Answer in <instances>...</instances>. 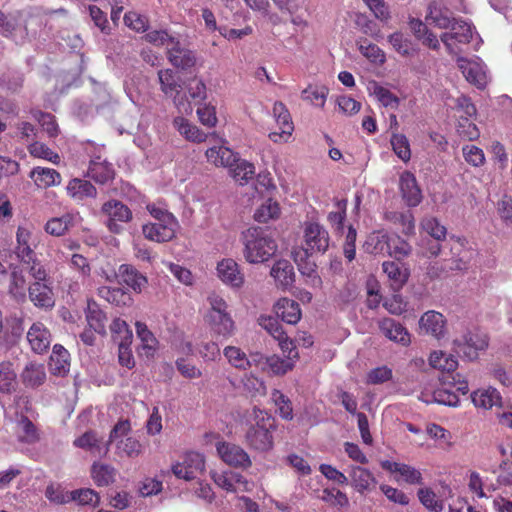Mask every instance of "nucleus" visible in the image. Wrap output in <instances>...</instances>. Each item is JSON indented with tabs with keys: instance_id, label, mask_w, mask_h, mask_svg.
Wrapping results in <instances>:
<instances>
[{
	"instance_id": "nucleus-1",
	"label": "nucleus",
	"mask_w": 512,
	"mask_h": 512,
	"mask_svg": "<svg viewBox=\"0 0 512 512\" xmlns=\"http://www.w3.org/2000/svg\"><path fill=\"white\" fill-rule=\"evenodd\" d=\"M242 425L245 441L250 448L264 452L273 447L275 419L268 412L253 407L244 415Z\"/></svg>"
},
{
	"instance_id": "nucleus-2",
	"label": "nucleus",
	"mask_w": 512,
	"mask_h": 512,
	"mask_svg": "<svg viewBox=\"0 0 512 512\" xmlns=\"http://www.w3.org/2000/svg\"><path fill=\"white\" fill-rule=\"evenodd\" d=\"M240 240L243 245V257L249 264H264L278 251L276 239L262 227H249L241 233Z\"/></svg>"
},
{
	"instance_id": "nucleus-3",
	"label": "nucleus",
	"mask_w": 512,
	"mask_h": 512,
	"mask_svg": "<svg viewBox=\"0 0 512 512\" xmlns=\"http://www.w3.org/2000/svg\"><path fill=\"white\" fill-rule=\"evenodd\" d=\"M207 307L203 312V321L214 336L228 339L237 331L236 323L229 310L227 301L216 292L208 294Z\"/></svg>"
},
{
	"instance_id": "nucleus-4",
	"label": "nucleus",
	"mask_w": 512,
	"mask_h": 512,
	"mask_svg": "<svg viewBox=\"0 0 512 512\" xmlns=\"http://www.w3.org/2000/svg\"><path fill=\"white\" fill-rule=\"evenodd\" d=\"M131 424L128 420L118 421L110 432L108 443H115V453L123 458L134 459L144 452L142 443L135 437L128 436Z\"/></svg>"
},
{
	"instance_id": "nucleus-5",
	"label": "nucleus",
	"mask_w": 512,
	"mask_h": 512,
	"mask_svg": "<svg viewBox=\"0 0 512 512\" xmlns=\"http://www.w3.org/2000/svg\"><path fill=\"white\" fill-rule=\"evenodd\" d=\"M302 239V246L296 251H305L310 255H323L330 245V236L327 229L313 219L303 222Z\"/></svg>"
},
{
	"instance_id": "nucleus-6",
	"label": "nucleus",
	"mask_w": 512,
	"mask_h": 512,
	"mask_svg": "<svg viewBox=\"0 0 512 512\" xmlns=\"http://www.w3.org/2000/svg\"><path fill=\"white\" fill-rule=\"evenodd\" d=\"M449 32L441 35V41L447 51L452 55H458L462 51V45L468 44L474 39V28L466 20L453 19Z\"/></svg>"
},
{
	"instance_id": "nucleus-7",
	"label": "nucleus",
	"mask_w": 512,
	"mask_h": 512,
	"mask_svg": "<svg viewBox=\"0 0 512 512\" xmlns=\"http://www.w3.org/2000/svg\"><path fill=\"white\" fill-rule=\"evenodd\" d=\"M452 345V349L456 354L472 361L477 359L479 351H483L488 347V338L483 332L469 330L455 338Z\"/></svg>"
},
{
	"instance_id": "nucleus-8",
	"label": "nucleus",
	"mask_w": 512,
	"mask_h": 512,
	"mask_svg": "<svg viewBox=\"0 0 512 512\" xmlns=\"http://www.w3.org/2000/svg\"><path fill=\"white\" fill-rule=\"evenodd\" d=\"M206 461L203 454L190 451L180 461L171 466L172 473L185 481H192L205 472Z\"/></svg>"
},
{
	"instance_id": "nucleus-9",
	"label": "nucleus",
	"mask_w": 512,
	"mask_h": 512,
	"mask_svg": "<svg viewBox=\"0 0 512 512\" xmlns=\"http://www.w3.org/2000/svg\"><path fill=\"white\" fill-rule=\"evenodd\" d=\"M102 213L106 217V225L110 232L119 234L123 231L122 223L132 219L131 210L118 200H110L103 204Z\"/></svg>"
},
{
	"instance_id": "nucleus-10",
	"label": "nucleus",
	"mask_w": 512,
	"mask_h": 512,
	"mask_svg": "<svg viewBox=\"0 0 512 512\" xmlns=\"http://www.w3.org/2000/svg\"><path fill=\"white\" fill-rule=\"evenodd\" d=\"M272 114L280 131L269 133V139L274 143H287L294 131L291 115L284 103L276 101L272 108Z\"/></svg>"
},
{
	"instance_id": "nucleus-11",
	"label": "nucleus",
	"mask_w": 512,
	"mask_h": 512,
	"mask_svg": "<svg viewBox=\"0 0 512 512\" xmlns=\"http://www.w3.org/2000/svg\"><path fill=\"white\" fill-rule=\"evenodd\" d=\"M210 477L219 488L228 493L249 492L253 487V484L243 475L231 470L222 472L212 470Z\"/></svg>"
},
{
	"instance_id": "nucleus-12",
	"label": "nucleus",
	"mask_w": 512,
	"mask_h": 512,
	"mask_svg": "<svg viewBox=\"0 0 512 512\" xmlns=\"http://www.w3.org/2000/svg\"><path fill=\"white\" fill-rule=\"evenodd\" d=\"M216 451L220 459L228 466L247 469L252 464L248 453L236 444L220 441L216 444Z\"/></svg>"
},
{
	"instance_id": "nucleus-13",
	"label": "nucleus",
	"mask_w": 512,
	"mask_h": 512,
	"mask_svg": "<svg viewBox=\"0 0 512 512\" xmlns=\"http://www.w3.org/2000/svg\"><path fill=\"white\" fill-rule=\"evenodd\" d=\"M217 277L231 288L240 289L245 283V276L239 264L232 258H223L216 265Z\"/></svg>"
},
{
	"instance_id": "nucleus-14",
	"label": "nucleus",
	"mask_w": 512,
	"mask_h": 512,
	"mask_svg": "<svg viewBox=\"0 0 512 512\" xmlns=\"http://www.w3.org/2000/svg\"><path fill=\"white\" fill-rule=\"evenodd\" d=\"M37 247V236L33 230L27 226H19L16 232L15 253L18 259L29 264L34 260L36 254L34 249Z\"/></svg>"
},
{
	"instance_id": "nucleus-15",
	"label": "nucleus",
	"mask_w": 512,
	"mask_h": 512,
	"mask_svg": "<svg viewBox=\"0 0 512 512\" xmlns=\"http://www.w3.org/2000/svg\"><path fill=\"white\" fill-rule=\"evenodd\" d=\"M458 68L463 73L466 80L479 88H483L487 83L486 67L480 58L466 59L457 58Z\"/></svg>"
},
{
	"instance_id": "nucleus-16",
	"label": "nucleus",
	"mask_w": 512,
	"mask_h": 512,
	"mask_svg": "<svg viewBox=\"0 0 512 512\" xmlns=\"http://www.w3.org/2000/svg\"><path fill=\"white\" fill-rule=\"evenodd\" d=\"M179 228L178 221L151 222L142 226L144 237L150 241L162 243L172 240Z\"/></svg>"
},
{
	"instance_id": "nucleus-17",
	"label": "nucleus",
	"mask_w": 512,
	"mask_h": 512,
	"mask_svg": "<svg viewBox=\"0 0 512 512\" xmlns=\"http://www.w3.org/2000/svg\"><path fill=\"white\" fill-rule=\"evenodd\" d=\"M312 256L305 251L293 252L294 261L300 274L305 278V283L313 288H320L322 279L317 272L316 263L310 259Z\"/></svg>"
},
{
	"instance_id": "nucleus-18",
	"label": "nucleus",
	"mask_w": 512,
	"mask_h": 512,
	"mask_svg": "<svg viewBox=\"0 0 512 512\" xmlns=\"http://www.w3.org/2000/svg\"><path fill=\"white\" fill-rule=\"evenodd\" d=\"M419 328L422 333L440 339L446 334V319L440 312L430 310L420 317Z\"/></svg>"
},
{
	"instance_id": "nucleus-19",
	"label": "nucleus",
	"mask_w": 512,
	"mask_h": 512,
	"mask_svg": "<svg viewBox=\"0 0 512 512\" xmlns=\"http://www.w3.org/2000/svg\"><path fill=\"white\" fill-rule=\"evenodd\" d=\"M285 353H287L285 358H281L278 355L268 356L266 372L272 375H284L288 371H291L298 358V351L295 345H291V348H288Z\"/></svg>"
},
{
	"instance_id": "nucleus-20",
	"label": "nucleus",
	"mask_w": 512,
	"mask_h": 512,
	"mask_svg": "<svg viewBox=\"0 0 512 512\" xmlns=\"http://www.w3.org/2000/svg\"><path fill=\"white\" fill-rule=\"evenodd\" d=\"M399 187L403 199L410 207L417 206L422 200L421 190L417 185L415 176L405 171L400 176Z\"/></svg>"
},
{
	"instance_id": "nucleus-21",
	"label": "nucleus",
	"mask_w": 512,
	"mask_h": 512,
	"mask_svg": "<svg viewBox=\"0 0 512 512\" xmlns=\"http://www.w3.org/2000/svg\"><path fill=\"white\" fill-rule=\"evenodd\" d=\"M27 340L35 353L42 354L50 347L52 337L44 324L36 322L28 330Z\"/></svg>"
},
{
	"instance_id": "nucleus-22",
	"label": "nucleus",
	"mask_w": 512,
	"mask_h": 512,
	"mask_svg": "<svg viewBox=\"0 0 512 512\" xmlns=\"http://www.w3.org/2000/svg\"><path fill=\"white\" fill-rule=\"evenodd\" d=\"M258 324L278 341L283 352H286L288 348H291V345H294L276 318L269 315H261L258 318Z\"/></svg>"
},
{
	"instance_id": "nucleus-23",
	"label": "nucleus",
	"mask_w": 512,
	"mask_h": 512,
	"mask_svg": "<svg viewBox=\"0 0 512 512\" xmlns=\"http://www.w3.org/2000/svg\"><path fill=\"white\" fill-rule=\"evenodd\" d=\"M381 466L391 473L398 474L399 477H396L397 481H403L411 485L422 483L421 472L412 466L391 461H383Z\"/></svg>"
},
{
	"instance_id": "nucleus-24",
	"label": "nucleus",
	"mask_w": 512,
	"mask_h": 512,
	"mask_svg": "<svg viewBox=\"0 0 512 512\" xmlns=\"http://www.w3.org/2000/svg\"><path fill=\"white\" fill-rule=\"evenodd\" d=\"M113 165L101 155L93 156L88 168V176L94 181L105 184L114 178Z\"/></svg>"
},
{
	"instance_id": "nucleus-25",
	"label": "nucleus",
	"mask_w": 512,
	"mask_h": 512,
	"mask_svg": "<svg viewBox=\"0 0 512 512\" xmlns=\"http://www.w3.org/2000/svg\"><path fill=\"white\" fill-rule=\"evenodd\" d=\"M379 328L385 337L393 342L403 346H407L411 342L408 330L394 319L384 318L379 322Z\"/></svg>"
},
{
	"instance_id": "nucleus-26",
	"label": "nucleus",
	"mask_w": 512,
	"mask_h": 512,
	"mask_svg": "<svg viewBox=\"0 0 512 512\" xmlns=\"http://www.w3.org/2000/svg\"><path fill=\"white\" fill-rule=\"evenodd\" d=\"M419 399L427 404L437 403L451 407H456L459 404L458 395L445 384L436 388L432 393L421 392Z\"/></svg>"
},
{
	"instance_id": "nucleus-27",
	"label": "nucleus",
	"mask_w": 512,
	"mask_h": 512,
	"mask_svg": "<svg viewBox=\"0 0 512 512\" xmlns=\"http://www.w3.org/2000/svg\"><path fill=\"white\" fill-rule=\"evenodd\" d=\"M66 193L73 200L80 202L87 198H96L97 189L88 180L73 178L66 185Z\"/></svg>"
},
{
	"instance_id": "nucleus-28",
	"label": "nucleus",
	"mask_w": 512,
	"mask_h": 512,
	"mask_svg": "<svg viewBox=\"0 0 512 512\" xmlns=\"http://www.w3.org/2000/svg\"><path fill=\"white\" fill-rule=\"evenodd\" d=\"M29 177L33 180L34 184L41 189L58 186L61 184L62 177L58 171L48 167H34Z\"/></svg>"
},
{
	"instance_id": "nucleus-29",
	"label": "nucleus",
	"mask_w": 512,
	"mask_h": 512,
	"mask_svg": "<svg viewBox=\"0 0 512 512\" xmlns=\"http://www.w3.org/2000/svg\"><path fill=\"white\" fill-rule=\"evenodd\" d=\"M237 155V153L224 145L210 147L205 152L207 161L210 164L228 169L231 165H234L237 160Z\"/></svg>"
},
{
	"instance_id": "nucleus-30",
	"label": "nucleus",
	"mask_w": 512,
	"mask_h": 512,
	"mask_svg": "<svg viewBox=\"0 0 512 512\" xmlns=\"http://www.w3.org/2000/svg\"><path fill=\"white\" fill-rule=\"evenodd\" d=\"M49 370L55 376L64 377L70 370L69 352L59 344L53 346L49 360Z\"/></svg>"
},
{
	"instance_id": "nucleus-31",
	"label": "nucleus",
	"mask_w": 512,
	"mask_h": 512,
	"mask_svg": "<svg viewBox=\"0 0 512 512\" xmlns=\"http://www.w3.org/2000/svg\"><path fill=\"white\" fill-rule=\"evenodd\" d=\"M274 311L284 322L294 325L301 319V309L299 304L289 298H281L274 305Z\"/></svg>"
},
{
	"instance_id": "nucleus-32",
	"label": "nucleus",
	"mask_w": 512,
	"mask_h": 512,
	"mask_svg": "<svg viewBox=\"0 0 512 512\" xmlns=\"http://www.w3.org/2000/svg\"><path fill=\"white\" fill-rule=\"evenodd\" d=\"M168 58L171 64L177 68L188 69L195 65L196 59L192 51L181 47L180 42L175 39L168 48Z\"/></svg>"
},
{
	"instance_id": "nucleus-33",
	"label": "nucleus",
	"mask_w": 512,
	"mask_h": 512,
	"mask_svg": "<svg viewBox=\"0 0 512 512\" xmlns=\"http://www.w3.org/2000/svg\"><path fill=\"white\" fill-rule=\"evenodd\" d=\"M29 297L35 306L41 308H51L55 303L50 283L34 282L29 287Z\"/></svg>"
},
{
	"instance_id": "nucleus-34",
	"label": "nucleus",
	"mask_w": 512,
	"mask_h": 512,
	"mask_svg": "<svg viewBox=\"0 0 512 512\" xmlns=\"http://www.w3.org/2000/svg\"><path fill=\"white\" fill-rule=\"evenodd\" d=\"M471 400L475 407L488 410L494 406H500L502 397L497 389L487 387L472 392Z\"/></svg>"
},
{
	"instance_id": "nucleus-35",
	"label": "nucleus",
	"mask_w": 512,
	"mask_h": 512,
	"mask_svg": "<svg viewBox=\"0 0 512 512\" xmlns=\"http://www.w3.org/2000/svg\"><path fill=\"white\" fill-rule=\"evenodd\" d=\"M118 275L127 286L137 293H140L148 283L146 276L129 264L120 265Z\"/></svg>"
},
{
	"instance_id": "nucleus-36",
	"label": "nucleus",
	"mask_w": 512,
	"mask_h": 512,
	"mask_svg": "<svg viewBox=\"0 0 512 512\" xmlns=\"http://www.w3.org/2000/svg\"><path fill=\"white\" fill-rule=\"evenodd\" d=\"M425 21L440 29H448L453 19L449 16L448 9L437 1H433L428 5Z\"/></svg>"
},
{
	"instance_id": "nucleus-37",
	"label": "nucleus",
	"mask_w": 512,
	"mask_h": 512,
	"mask_svg": "<svg viewBox=\"0 0 512 512\" xmlns=\"http://www.w3.org/2000/svg\"><path fill=\"white\" fill-rule=\"evenodd\" d=\"M85 315L91 330L99 334H105L106 315L93 299L87 301Z\"/></svg>"
},
{
	"instance_id": "nucleus-38",
	"label": "nucleus",
	"mask_w": 512,
	"mask_h": 512,
	"mask_svg": "<svg viewBox=\"0 0 512 512\" xmlns=\"http://www.w3.org/2000/svg\"><path fill=\"white\" fill-rule=\"evenodd\" d=\"M77 218L78 215L74 213H65L60 217H53L46 222L45 231L52 236H62L75 225Z\"/></svg>"
},
{
	"instance_id": "nucleus-39",
	"label": "nucleus",
	"mask_w": 512,
	"mask_h": 512,
	"mask_svg": "<svg viewBox=\"0 0 512 512\" xmlns=\"http://www.w3.org/2000/svg\"><path fill=\"white\" fill-rule=\"evenodd\" d=\"M270 275L274 278L277 285L282 288H288L294 282L293 266L284 259L278 260L273 264Z\"/></svg>"
},
{
	"instance_id": "nucleus-40",
	"label": "nucleus",
	"mask_w": 512,
	"mask_h": 512,
	"mask_svg": "<svg viewBox=\"0 0 512 512\" xmlns=\"http://www.w3.org/2000/svg\"><path fill=\"white\" fill-rule=\"evenodd\" d=\"M173 124L178 132L188 141L202 143L207 139V134L205 132L201 131L196 125L190 123L183 116L176 117Z\"/></svg>"
},
{
	"instance_id": "nucleus-41",
	"label": "nucleus",
	"mask_w": 512,
	"mask_h": 512,
	"mask_svg": "<svg viewBox=\"0 0 512 512\" xmlns=\"http://www.w3.org/2000/svg\"><path fill=\"white\" fill-rule=\"evenodd\" d=\"M390 234L384 231L371 233L365 243L364 249L367 253L374 255H386L389 251Z\"/></svg>"
},
{
	"instance_id": "nucleus-42",
	"label": "nucleus",
	"mask_w": 512,
	"mask_h": 512,
	"mask_svg": "<svg viewBox=\"0 0 512 512\" xmlns=\"http://www.w3.org/2000/svg\"><path fill=\"white\" fill-rule=\"evenodd\" d=\"M349 476L351 478V485L359 493L369 490L371 485L376 483L373 474L368 469L360 466H351Z\"/></svg>"
},
{
	"instance_id": "nucleus-43",
	"label": "nucleus",
	"mask_w": 512,
	"mask_h": 512,
	"mask_svg": "<svg viewBox=\"0 0 512 512\" xmlns=\"http://www.w3.org/2000/svg\"><path fill=\"white\" fill-rule=\"evenodd\" d=\"M98 296L116 306H129L132 303L131 295L119 287L101 286L98 288Z\"/></svg>"
},
{
	"instance_id": "nucleus-44",
	"label": "nucleus",
	"mask_w": 512,
	"mask_h": 512,
	"mask_svg": "<svg viewBox=\"0 0 512 512\" xmlns=\"http://www.w3.org/2000/svg\"><path fill=\"white\" fill-rule=\"evenodd\" d=\"M137 337L141 341V350L146 357L154 355L158 348V340L143 322L135 323Z\"/></svg>"
},
{
	"instance_id": "nucleus-45",
	"label": "nucleus",
	"mask_w": 512,
	"mask_h": 512,
	"mask_svg": "<svg viewBox=\"0 0 512 512\" xmlns=\"http://www.w3.org/2000/svg\"><path fill=\"white\" fill-rule=\"evenodd\" d=\"M16 435L20 442L27 444L36 443L40 439L36 426L23 415L16 421Z\"/></svg>"
},
{
	"instance_id": "nucleus-46",
	"label": "nucleus",
	"mask_w": 512,
	"mask_h": 512,
	"mask_svg": "<svg viewBox=\"0 0 512 512\" xmlns=\"http://www.w3.org/2000/svg\"><path fill=\"white\" fill-rule=\"evenodd\" d=\"M356 45L361 55L374 65H383L386 61L384 51L376 44L369 42L367 39L360 38Z\"/></svg>"
},
{
	"instance_id": "nucleus-47",
	"label": "nucleus",
	"mask_w": 512,
	"mask_h": 512,
	"mask_svg": "<svg viewBox=\"0 0 512 512\" xmlns=\"http://www.w3.org/2000/svg\"><path fill=\"white\" fill-rule=\"evenodd\" d=\"M383 272L387 275L392 285L396 289H400L408 281L409 271L406 268L393 261H385L382 264Z\"/></svg>"
},
{
	"instance_id": "nucleus-48",
	"label": "nucleus",
	"mask_w": 512,
	"mask_h": 512,
	"mask_svg": "<svg viewBox=\"0 0 512 512\" xmlns=\"http://www.w3.org/2000/svg\"><path fill=\"white\" fill-rule=\"evenodd\" d=\"M21 378L28 387H37L46 379L45 368L42 364L28 363L22 371Z\"/></svg>"
},
{
	"instance_id": "nucleus-49",
	"label": "nucleus",
	"mask_w": 512,
	"mask_h": 512,
	"mask_svg": "<svg viewBox=\"0 0 512 512\" xmlns=\"http://www.w3.org/2000/svg\"><path fill=\"white\" fill-rule=\"evenodd\" d=\"M281 215V208L277 201L269 198L265 200L254 212V219L259 223L276 220Z\"/></svg>"
},
{
	"instance_id": "nucleus-50",
	"label": "nucleus",
	"mask_w": 512,
	"mask_h": 512,
	"mask_svg": "<svg viewBox=\"0 0 512 512\" xmlns=\"http://www.w3.org/2000/svg\"><path fill=\"white\" fill-rule=\"evenodd\" d=\"M229 173L236 182L244 185L254 176L255 166L252 163L237 157L234 165L229 167Z\"/></svg>"
},
{
	"instance_id": "nucleus-51",
	"label": "nucleus",
	"mask_w": 512,
	"mask_h": 512,
	"mask_svg": "<svg viewBox=\"0 0 512 512\" xmlns=\"http://www.w3.org/2000/svg\"><path fill=\"white\" fill-rule=\"evenodd\" d=\"M17 386V374L10 362L0 363V392L12 393Z\"/></svg>"
},
{
	"instance_id": "nucleus-52",
	"label": "nucleus",
	"mask_w": 512,
	"mask_h": 512,
	"mask_svg": "<svg viewBox=\"0 0 512 512\" xmlns=\"http://www.w3.org/2000/svg\"><path fill=\"white\" fill-rule=\"evenodd\" d=\"M429 364L435 369L451 372L457 368L458 361L452 354L434 351L429 356Z\"/></svg>"
},
{
	"instance_id": "nucleus-53",
	"label": "nucleus",
	"mask_w": 512,
	"mask_h": 512,
	"mask_svg": "<svg viewBox=\"0 0 512 512\" xmlns=\"http://www.w3.org/2000/svg\"><path fill=\"white\" fill-rule=\"evenodd\" d=\"M328 93L329 90L324 85H309L302 91L301 97L314 106L323 107Z\"/></svg>"
},
{
	"instance_id": "nucleus-54",
	"label": "nucleus",
	"mask_w": 512,
	"mask_h": 512,
	"mask_svg": "<svg viewBox=\"0 0 512 512\" xmlns=\"http://www.w3.org/2000/svg\"><path fill=\"white\" fill-rule=\"evenodd\" d=\"M223 354L227 359L228 363L234 368L239 370H247L250 368V362L246 353L237 346H226L223 350Z\"/></svg>"
},
{
	"instance_id": "nucleus-55",
	"label": "nucleus",
	"mask_w": 512,
	"mask_h": 512,
	"mask_svg": "<svg viewBox=\"0 0 512 512\" xmlns=\"http://www.w3.org/2000/svg\"><path fill=\"white\" fill-rule=\"evenodd\" d=\"M9 294L17 300L25 298L26 279L22 271L14 267L9 276Z\"/></svg>"
},
{
	"instance_id": "nucleus-56",
	"label": "nucleus",
	"mask_w": 512,
	"mask_h": 512,
	"mask_svg": "<svg viewBox=\"0 0 512 512\" xmlns=\"http://www.w3.org/2000/svg\"><path fill=\"white\" fill-rule=\"evenodd\" d=\"M92 478L97 486H108L114 481L115 469L107 464H94Z\"/></svg>"
},
{
	"instance_id": "nucleus-57",
	"label": "nucleus",
	"mask_w": 512,
	"mask_h": 512,
	"mask_svg": "<svg viewBox=\"0 0 512 512\" xmlns=\"http://www.w3.org/2000/svg\"><path fill=\"white\" fill-rule=\"evenodd\" d=\"M271 399L277 407L279 415L285 420L293 418V408L290 399L285 396L280 390L274 389L271 392Z\"/></svg>"
},
{
	"instance_id": "nucleus-58",
	"label": "nucleus",
	"mask_w": 512,
	"mask_h": 512,
	"mask_svg": "<svg viewBox=\"0 0 512 512\" xmlns=\"http://www.w3.org/2000/svg\"><path fill=\"white\" fill-rule=\"evenodd\" d=\"M28 151L35 158L44 159L53 164L58 165L61 158L58 153L54 152L47 145L41 142H34L28 146Z\"/></svg>"
},
{
	"instance_id": "nucleus-59",
	"label": "nucleus",
	"mask_w": 512,
	"mask_h": 512,
	"mask_svg": "<svg viewBox=\"0 0 512 512\" xmlns=\"http://www.w3.org/2000/svg\"><path fill=\"white\" fill-rule=\"evenodd\" d=\"M159 82L161 90L167 96H173L174 93L180 90L179 81L174 73L170 69L160 70L158 72Z\"/></svg>"
},
{
	"instance_id": "nucleus-60",
	"label": "nucleus",
	"mask_w": 512,
	"mask_h": 512,
	"mask_svg": "<svg viewBox=\"0 0 512 512\" xmlns=\"http://www.w3.org/2000/svg\"><path fill=\"white\" fill-rule=\"evenodd\" d=\"M412 247L408 242L397 235H390L388 254L397 260H401L410 255Z\"/></svg>"
},
{
	"instance_id": "nucleus-61",
	"label": "nucleus",
	"mask_w": 512,
	"mask_h": 512,
	"mask_svg": "<svg viewBox=\"0 0 512 512\" xmlns=\"http://www.w3.org/2000/svg\"><path fill=\"white\" fill-rule=\"evenodd\" d=\"M321 500L328 503L330 506L342 509L349 506V499L347 495L336 488L323 489Z\"/></svg>"
},
{
	"instance_id": "nucleus-62",
	"label": "nucleus",
	"mask_w": 512,
	"mask_h": 512,
	"mask_svg": "<svg viewBox=\"0 0 512 512\" xmlns=\"http://www.w3.org/2000/svg\"><path fill=\"white\" fill-rule=\"evenodd\" d=\"M389 43L402 56L409 57L415 53L411 41L400 32H395L388 37Z\"/></svg>"
},
{
	"instance_id": "nucleus-63",
	"label": "nucleus",
	"mask_w": 512,
	"mask_h": 512,
	"mask_svg": "<svg viewBox=\"0 0 512 512\" xmlns=\"http://www.w3.org/2000/svg\"><path fill=\"white\" fill-rule=\"evenodd\" d=\"M394 153L404 162L411 158V149L407 137L403 134H393L390 140Z\"/></svg>"
},
{
	"instance_id": "nucleus-64",
	"label": "nucleus",
	"mask_w": 512,
	"mask_h": 512,
	"mask_svg": "<svg viewBox=\"0 0 512 512\" xmlns=\"http://www.w3.org/2000/svg\"><path fill=\"white\" fill-rule=\"evenodd\" d=\"M421 228L436 241H442L446 238V228L436 218H424L421 222Z\"/></svg>"
}]
</instances>
